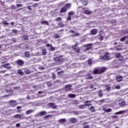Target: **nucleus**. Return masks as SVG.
<instances>
[{"label": "nucleus", "instance_id": "obj_1", "mask_svg": "<svg viewBox=\"0 0 128 128\" xmlns=\"http://www.w3.org/2000/svg\"><path fill=\"white\" fill-rule=\"evenodd\" d=\"M112 54H110L108 52H106L104 56H100V58L101 60H110L112 58Z\"/></svg>", "mask_w": 128, "mask_h": 128}, {"label": "nucleus", "instance_id": "obj_2", "mask_svg": "<svg viewBox=\"0 0 128 128\" xmlns=\"http://www.w3.org/2000/svg\"><path fill=\"white\" fill-rule=\"evenodd\" d=\"M104 72V68L102 69V70L101 72H100V70L98 69H95L94 70V74H102V72Z\"/></svg>", "mask_w": 128, "mask_h": 128}, {"label": "nucleus", "instance_id": "obj_3", "mask_svg": "<svg viewBox=\"0 0 128 128\" xmlns=\"http://www.w3.org/2000/svg\"><path fill=\"white\" fill-rule=\"evenodd\" d=\"M47 106L49 108H56V105L54 103H49L47 104Z\"/></svg>", "mask_w": 128, "mask_h": 128}, {"label": "nucleus", "instance_id": "obj_4", "mask_svg": "<svg viewBox=\"0 0 128 128\" xmlns=\"http://www.w3.org/2000/svg\"><path fill=\"white\" fill-rule=\"evenodd\" d=\"M9 104H10L11 106H16V102L14 100L10 101Z\"/></svg>", "mask_w": 128, "mask_h": 128}, {"label": "nucleus", "instance_id": "obj_5", "mask_svg": "<svg viewBox=\"0 0 128 128\" xmlns=\"http://www.w3.org/2000/svg\"><path fill=\"white\" fill-rule=\"evenodd\" d=\"M77 46H78L77 44H75V46H72V48H74V50L76 52H80V48H76Z\"/></svg>", "mask_w": 128, "mask_h": 128}, {"label": "nucleus", "instance_id": "obj_6", "mask_svg": "<svg viewBox=\"0 0 128 128\" xmlns=\"http://www.w3.org/2000/svg\"><path fill=\"white\" fill-rule=\"evenodd\" d=\"M2 66H3V68H8V70H10V68H11L10 66V64H6L2 65Z\"/></svg>", "mask_w": 128, "mask_h": 128}, {"label": "nucleus", "instance_id": "obj_7", "mask_svg": "<svg viewBox=\"0 0 128 128\" xmlns=\"http://www.w3.org/2000/svg\"><path fill=\"white\" fill-rule=\"evenodd\" d=\"M90 32L94 36V34H98V30L96 29L92 30Z\"/></svg>", "mask_w": 128, "mask_h": 128}, {"label": "nucleus", "instance_id": "obj_8", "mask_svg": "<svg viewBox=\"0 0 128 128\" xmlns=\"http://www.w3.org/2000/svg\"><path fill=\"white\" fill-rule=\"evenodd\" d=\"M119 104L122 106L126 104V102L124 100H119Z\"/></svg>", "mask_w": 128, "mask_h": 128}, {"label": "nucleus", "instance_id": "obj_9", "mask_svg": "<svg viewBox=\"0 0 128 128\" xmlns=\"http://www.w3.org/2000/svg\"><path fill=\"white\" fill-rule=\"evenodd\" d=\"M92 44H87L86 46V50H90V48H92Z\"/></svg>", "mask_w": 128, "mask_h": 128}, {"label": "nucleus", "instance_id": "obj_10", "mask_svg": "<svg viewBox=\"0 0 128 128\" xmlns=\"http://www.w3.org/2000/svg\"><path fill=\"white\" fill-rule=\"evenodd\" d=\"M16 64H18V66H22L24 64V61L21 60H17Z\"/></svg>", "mask_w": 128, "mask_h": 128}, {"label": "nucleus", "instance_id": "obj_11", "mask_svg": "<svg viewBox=\"0 0 128 128\" xmlns=\"http://www.w3.org/2000/svg\"><path fill=\"white\" fill-rule=\"evenodd\" d=\"M62 58L60 56H58L54 58V60H55V62H62Z\"/></svg>", "mask_w": 128, "mask_h": 128}, {"label": "nucleus", "instance_id": "obj_12", "mask_svg": "<svg viewBox=\"0 0 128 128\" xmlns=\"http://www.w3.org/2000/svg\"><path fill=\"white\" fill-rule=\"evenodd\" d=\"M14 118H24V115L22 114H16L14 115Z\"/></svg>", "mask_w": 128, "mask_h": 128}, {"label": "nucleus", "instance_id": "obj_13", "mask_svg": "<svg viewBox=\"0 0 128 128\" xmlns=\"http://www.w3.org/2000/svg\"><path fill=\"white\" fill-rule=\"evenodd\" d=\"M70 122H72L73 124H76V122H78V120L76 118H71L70 119Z\"/></svg>", "mask_w": 128, "mask_h": 128}, {"label": "nucleus", "instance_id": "obj_14", "mask_svg": "<svg viewBox=\"0 0 128 128\" xmlns=\"http://www.w3.org/2000/svg\"><path fill=\"white\" fill-rule=\"evenodd\" d=\"M88 102H92L91 101H88V100L85 101L84 102V103L85 104H84V105H85V106H92V104H88Z\"/></svg>", "mask_w": 128, "mask_h": 128}, {"label": "nucleus", "instance_id": "obj_15", "mask_svg": "<svg viewBox=\"0 0 128 128\" xmlns=\"http://www.w3.org/2000/svg\"><path fill=\"white\" fill-rule=\"evenodd\" d=\"M116 80L117 82H122V76H118L116 77Z\"/></svg>", "mask_w": 128, "mask_h": 128}, {"label": "nucleus", "instance_id": "obj_16", "mask_svg": "<svg viewBox=\"0 0 128 128\" xmlns=\"http://www.w3.org/2000/svg\"><path fill=\"white\" fill-rule=\"evenodd\" d=\"M103 94H102V90H99V92H98V96H100V98H102Z\"/></svg>", "mask_w": 128, "mask_h": 128}, {"label": "nucleus", "instance_id": "obj_17", "mask_svg": "<svg viewBox=\"0 0 128 128\" xmlns=\"http://www.w3.org/2000/svg\"><path fill=\"white\" fill-rule=\"evenodd\" d=\"M38 114L40 116H46V111H42L40 112Z\"/></svg>", "mask_w": 128, "mask_h": 128}, {"label": "nucleus", "instance_id": "obj_18", "mask_svg": "<svg viewBox=\"0 0 128 128\" xmlns=\"http://www.w3.org/2000/svg\"><path fill=\"white\" fill-rule=\"evenodd\" d=\"M71 88H72V85L68 84L66 86L65 90H70Z\"/></svg>", "mask_w": 128, "mask_h": 128}, {"label": "nucleus", "instance_id": "obj_19", "mask_svg": "<svg viewBox=\"0 0 128 128\" xmlns=\"http://www.w3.org/2000/svg\"><path fill=\"white\" fill-rule=\"evenodd\" d=\"M46 46L48 48H50V50H52V51L54 50V48L52 47V45L50 44H46Z\"/></svg>", "mask_w": 128, "mask_h": 128}, {"label": "nucleus", "instance_id": "obj_20", "mask_svg": "<svg viewBox=\"0 0 128 128\" xmlns=\"http://www.w3.org/2000/svg\"><path fill=\"white\" fill-rule=\"evenodd\" d=\"M71 6H72V4L70 3L66 4L65 5V8H66V10H68V8H70Z\"/></svg>", "mask_w": 128, "mask_h": 128}, {"label": "nucleus", "instance_id": "obj_21", "mask_svg": "<svg viewBox=\"0 0 128 128\" xmlns=\"http://www.w3.org/2000/svg\"><path fill=\"white\" fill-rule=\"evenodd\" d=\"M32 112H34V110H29L26 112V114H32Z\"/></svg>", "mask_w": 128, "mask_h": 128}, {"label": "nucleus", "instance_id": "obj_22", "mask_svg": "<svg viewBox=\"0 0 128 128\" xmlns=\"http://www.w3.org/2000/svg\"><path fill=\"white\" fill-rule=\"evenodd\" d=\"M60 12L62 13L66 12V7H62V8H61Z\"/></svg>", "mask_w": 128, "mask_h": 128}, {"label": "nucleus", "instance_id": "obj_23", "mask_svg": "<svg viewBox=\"0 0 128 128\" xmlns=\"http://www.w3.org/2000/svg\"><path fill=\"white\" fill-rule=\"evenodd\" d=\"M124 112H126V110H121L118 112H116L114 113V114H124Z\"/></svg>", "mask_w": 128, "mask_h": 128}, {"label": "nucleus", "instance_id": "obj_24", "mask_svg": "<svg viewBox=\"0 0 128 128\" xmlns=\"http://www.w3.org/2000/svg\"><path fill=\"white\" fill-rule=\"evenodd\" d=\"M82 2L84 6H86V4H88V3L86 0H82Z\"/></svg>", "mask_w": 128, "mask_h": 128}, {"label": "nucleus", "instance_id": "obj_25", "mask_svg": "<svg viewBox=\"0 0 128 128\" xmlns=\"http://www.w3.org/2000/svg\"><path fill=\"white\" fill-rule=\"evenodd\" d=\"M41 24H46V26H48V21H42Z\"/></svg>", "mask_w": 128, "mask_h": 128}, {"label": "nucleus", "instance_id": "obj_26", "mask_svg": "<svg viewBox=\"0 0 128 128\" xmlns=\"http://www.w3.org/2000/svg\"><path fill=\"white\" fill-rule=\"evenodd\" d=\"M24 54L26 58H28L30 56V52H25Z\"/></svg>", "mask_w": 128, "mask_h": 128}, {"label": "nucleus", "instance_id": "obj_27", "mask_svg": "<svg viewBox=\"0 0 128 128\" xmlns=\"http://www.w3.org/2000/svg\"><path fill=\"white\" fill-rule=\"evenodd\" d=\"M78 108H80V110H84V108H86V106H85V105H84V104H83V105H80V106H78Z\"/></svg>", "mask_w": 128, "mask_h": 128}, {"label": "nucleus", "instance_id": "obj_28", "mask_svg": "<svg viewBox=\"0 0 128 128\" xmlns=\"http://www.w3.org/2000/svg\"><path fill=\"white\" fill-rule=\"evenodd\" d=\"M104 111L106 112H112V109H110V108H107V109L104 108Z\"/></svg>", "mask_w": 128, "mask_h": 128}, {"label": "nucleus", "instance_id": "obj_29", "mask_svg": "<svg viewBox=\"0 0 128 128\" xmlns=\"http://www.w3.org/2000/svg\"><path fill=\"white\" fill-rule=\"evenodd\" d=\"M18 74H20V76L24 75V72H22V71L21 70H18Z\"/></svg>", "mask_w": 128, "mask_h": 128}, {"label": "nucleus", "instance_id": "obj_30", "mask_svg": "<svg viewBox=\"0 0 128 128\" xmlns=\"http://www.w3.org/2000/svg\"><path fill=\"white\" fill-rule=\"evenodd\" d=\"M106 90H110V85H106Z\"/></svg>", "mask_w": 128, "mask_h": 128}, {"label": "nucleus", "instance_id": "obj_31", "mask_svg": "<svg viewBox=\"0 0 128 128\" xmlns=\"http://www.w3.org/2000/svg\"><path fill=\"white\" fill-rule=\"evenodd\" d=\"M89 110L91 112H96V110H94V107L92 106L89 108Z\"/></svg>", "mask_w": 128, "mask_h": 128}, {"label": "nucleus", "instance_id": "obj_32", "mask_svg": "<svg viewBox=\"0 0 128 128\" xmlns=\"http://www.w3.org/2000/svg\"><path fill=\"white\" fill-rule=\"evenodd\" d=\"M42 54L43 56H46V49H44L42 51Z\"/></svg>", "mask_w": 128, "mask_h": 128}, {"label": "nucleus", "instance_id": "obj_33", "mask_svg": "<svg viewBox=\"0 0 128 128\" xmlns=\"http://www.w3.org/2000/svg\"><path fill=\"white\" fill-rule=\"evenodd\" d=\"M68 16H74V12H70L68 13Z\"/></svg>", "mask_w": 128, "mask_h": 128}, {"label": "nucleus", "instance_id": "obj_34", "mask_svg": "<svg viewBox=\"0 0 128 128\" xmlns=\"http://www.w3.org/2000/svg\"><path fill=\"white\" fill-rule=\"evenodd\" d=\"M127 37L128 36H124V37L120 39V42H124V40H126Z\"/></svg>", "mask_w": 128, "mask_h": 128}, {"label": "nucleus", "instance_id": "obj_35", "mask_svg": "<svg viewBox=\"0 0 128 128\" xmlns=\"http://www.w3.org/2000/svg\"><path fill=\"white\" fill-rule=\"evenodd\" d=\"M24 72L26 74H30V70L28 69L25 70Z\"/></svg>", "mask_w": 128, "mask_h": 128}, {"label": "nucleus", "instance_id": "obj_36", "mask_svg": "<svg viewBox=\"0 0 128 128\" xmlns=\"http://www.w3.org/2000/svg\"><path fill=\"white\" fill-rule=\"evenodd\" d=\"M68 96L70 98H76V94H68Z\"/></svg>", "mask_w": 128, "mask_h": 128}, {"label": "nucleus", "instance_id": "obj_37", "mask_svg": "<svg viewBox=\"0 0 128 128\" xmlns=\"http://www.w3.org/2000/svg\"><path fill=\"white\" fill-rule=\"evenodd\" d=\"M84 14H90V12L88 10H86L84 12Z\"/></svg>", "mask_w": 128, "mask_h": 128}, {"label": "nucleus", "instance_id": "obj_38", "mask_svg": "<svg viewBox=\"0 0 128 128\" xmlns=\"http://www.w3.org/2000/svg\"><path fill=\"white\" fill-rule=\"evenodd\" d=\"M23 38L25 40H28V36L25 35L23 36Z\"/></svg>", "mask_w": 128, "mask_h": 128}, {"label": "nucleus", "instance_id": "obj_39", "mask_svg": "<svg viewBox=\"0 0 128 128\" xmlns=\"http://www.w3.org/2000/svg\"><path fill=\"white\" fill-rule=\"evenodd\" d=\"M116 50H122V48H120V46L116 47L115 48Z\"/></svg>", "mask_w": 128, "mask_h": 128}, {"label": "nucleus", "instance_id": "obj_40", "mask_svg": "<svg viewBox=\"0 0 128 128\" xmlns=\"http://www.w3.org/2000/svg\"><path fill=\"white\" fill-rule=\"evenodd\" d=\"M60 122H66V118L60 119L59 120Z\"/></svg>", "mask_w": 128, "mask_h": 128}, {"label": "nucleus", "instance_id": "obj_41", "mask_svg": "<svg viewBox=\"0 0 128 128\" xmlns=\"http://www.w3.org/2000/svg\"><path fill=\"white\" fill-rule=\"evenodd\" d=\"M86 78H90V80H92V76H90V74H88V75H87Z\"/></svg>", "mask_w": 128, "mask_h": 128}, {"label": "nucleus", "instance_id": "obj_42", "mask_svg": "<svg viewBox=\"0 0 128 128\" xmlns=\"http://www.w3.org/2000/svg\"><path fill=\"white\" fill-rule=\"evenodd\" d=\"M72 104H78V101L76 100L72 102Z\"/></svg>", "mask_w": 128, "mask_h": 128}, {"label": "nucleus", "instance_id": "obj_43", "mask_svg": "<svg viewBox=\"0 0 128 128\" xmlns=\"http://www.w3.org/2000/svg\"><path fill=\"white\" fill-rule=\"evenodd\" d=\"M54 37L56 38H60V36L58 34H55L54 35Z\"/></svg>", "mask_w": 128, "mask_h": 128}, {"label": "nucleus", "instance_id": "obj_44", "mask_svg": "<svg viewBox=\"0 0 128 128\" xmlns=\"http://www.w3.org/2000/svg\"><path fill=\"white\" fill-rule=\"evenodd\" d=\"M106 101V100L103 99L99 100V102H101V104H104V102Z\"/></svg>", "mask_w": 128, "mask_h": 128}, {"label": "nucleus", "instance_id": "obj_45", "mask_svg": "<svg viewBox=\"0 0 128 128\" xmlns=\"http://www.w3.org/2000/svg\"><path fill=\"white\" fill-rule=\"evenodd\" d=\"M120 54L118 53L116 54V58H120Z\"/></svg>", "mask_w": 128, "mask_h": 128}, {"label": "nucleus", "instance_id": "obj_46", "mask_svg": "<svg viewBox=\"0 0 128 128\" xmlns=\"http://www.w3.org/2000/svg\"><path fill=\"white\" fill-rule=\"evenodd\" d=\"M6 92H12V88H10L9 90H6Z\"/></svg>", "mask_w": 128, "mask_h": 128}, {"label": "nucleus", "instance_id": "obj_47", "mask_svg": "<svg viewBox=\"0 0 128 128\" xmlns=\"http://www.w3.org/2000/svg\"><path fill=\"white\" fill-rule=\"evenodd\" d=\"M92 60L89 59L88 60V64H90V65L92 64Z\"/></svg>", "mask_w": 128, "mask_h": 128}, {"label": "nucleus", "instance_id": "obj_48", "mask_svg": "<svg viewBox=\"0 0 128 128\" xmlns=\"http://www.w3.org/2000/svg\"><path fill=\"white\" fill-rule=\"evenodd\" d=\"M60 20H62V18H60V17H58L56 18V22H60Z\"/></svg>", "mask_w": 128, "mask_h": 128}, {"label": "nucleus", "instance_id": "obj_49", "mask_svg": "<svg viewBox=\"0 0 128 128\" xmlns=\"http://www.w3.org/2000/svg\"><path fill=\"white\" fill-rule=\"evenodd\" d=\"M72 20V16H69L67 18V20Z\"/></svg>", "mask_w": 128, "mask_h": 128}, {"label": "nucleus", "instance_id": "obj_50", "mask_svg": "<svg viewBox=\"0 0 128 128\" xmlns=\"http://www.w3.org/2000/svg\"><path fill=\"white\" fill-rule=\"evenodd\" d=\"M3 24H6V25H8L9 24L8 22H6V21H4Z\"/></svg>", "mask_w": 128, "mask_h": 128}, {"label": "nucleus", "instance_id": "obj_51", "mask_svg": "<svg viewBox=\"0 0 128 128\" xmlns=\"http://www.w3.org/2000/svg\"><path fill=\"white\" fill-rule=\"evenodd\" d=\"M16 6H17V8H20V7L22 6V4H18L16 5Z\"/></svg>", "mask_w": 128, "mask_h": 128}, {"label": "nucleus", "instance_id": "obj_52", "mask_svg": "<svg viewBox=\"0 0 128 128\" xmlns=\"http://www.w3.org/2000/svg\"><path fill=\"white\" fill-rule=\"evenodd\" d=\"M115 88H116V90H120V86H116Z\"/></svg>", "mask_w": 128, "mask_h": 128}, {"label": "nucleus", "instance_id": "obj_53", "mask_svg": "<svg viewBox=\"0 0 128 128\" xmlns=\"http://www.w3.org/2000/svg\"><path fill=\"white\" fill-rule=\"evenodd\" d=\"M80 36V33H76L74 35V36Z\"/></svg>", "mask_w": 128, "mask_h": 128}, {"label": "nucleus", "instance_id": "obj_54", "mask_svg": "<svg viewBox=\"0 0 128 128\" xmlns=\"http://www.w3.org/2000/svg\"><path fill=\"white\" fill-rule=\"evenodd\" d=\"M50 116H52V115H47L46 116H44L45 118H50Z\"/></svg>", "mask_w": 128, "mask_h": 128}, {"label": "nucleus", "instance_id": "obj_55", "mask_svg": "<svg viewBox=\"0 0 128 128\" xmlns=\"http://www.w3.org/2000/svg\"><path fill=\"white\" fill-rule=\"evenodd\" d=\"M12 42H16V39H14V38H12L11 40Z\"/></svg>", "mask_w": 128, "mask_h": 128}, {"label": "nucleus", "instance_id": "obj_56", "mask_svg": "<svg viewBox=\"0 0 128 128\" xmlns=\"http://www.w3.org/2000/svg\"><path fill=\"white\" fill-rule=\"evenodd\" d=\"M6 72V70H2V71L0 70V74H4V72Z\"/></svg>", "mask_w": 128, "mask_h": 128}, {"label": "nucleus", "instance_id": "obj_57", "mask_svg": "<svg viewBox=\"0 0 128 128\" xmlns=\"http://www.w3.org/2000/svg\"><path fill=\"white\" fill-rule=\"evenodd\" d=\"M99 40L100 41L102 40H104V36H100V38H99Z\"/></svg>", "mask_w": 128, "mask_h": 128}, {"label": "nucleus", "instance_id": "obj_58", "mask_svg": "<svg viewBox=\"0 0 128 128\" xmlns=\"http://www.w3.org/2000/svg\"><path fill=\"white\" fill-rule=\"evenodd\" d=\"M52 78L53 80H56V75L54 74H52Z\"/></svg>", "mask_w": 128, "mask_h": 128}, {"label": "nucleus", "instance_id": "obj_59", "mask_svg": "<svg viewBox=\"0 0 128 128\" xmlns=\"http://www.w3.org/2000/svg\"><path fill=\"white\" fill-rule=\"evenodd\" d=\"M27 8L29 10H32V6H28Z\"/></svg>", "mask_w": 128, "mask_h": 128}, {"label": "nucleus", "instance_id": "obj_60", "mask_svg": "<svg viewBox=\"0 0 128 128\" xmlns=\"http://www.w3.org/2000/svg\"><path fill=\"white\" fill-rule=\"evenodd\" d=\"M74 114H78V111H74Z\"/></svg>", "mask_w": 128, "mask_h": 128}, {"label": "nucleus", "instance_id": "obj_61", "mask_svg": "<svg viewBox=\"0 0 128 128\" xmlns=\"http://www.w3.org/2000/svg\"><path fill=\"white\" fill-rule=\"evenodd\" d=\"M125 43L127 44H128V38L127 37V38H126V41L125 42Z\"/></svg>", "mask_w": 128, "mask_h": 128}, {"label": "nucleus", "instance_id": "obj_62", "mask_svg": "<svg viewBox=\"0 0 128 128\" xmlns=\"http://www.w3.org/2000/svg\"><path fill=\"white\" fill-rule=\"evenodd\" d=\"M20 108H22V106H17V110H20Z\"/></svg>", "mask_w": 128, "mask_h": 128}, {"label": "nucleus", "instance_id": "obj_63", "mask_svg": "<svg viewBox=\"0 0 128 128\" xmlns=\"http://www.w3.org/2000/svg\"><path fill=\"white\" fill-rule=\"evenodd\" d=\"M59 26H62H62H64V25L62 24V23H60Z\"/></svg>", "mask_w": 128, "mask_h": 128}, {"label": "nucleus", "instance_id": "obj_64", "mask_svg": "<svg viewBox=\"0 0 128 128\" xmlns=\"http://www.w3.org/2000/svg\"><path fill=\"white\" fill-rule=\"evenodd\" d=\"M84 128H90V126L88 125H87L86 126H84Z\"/></svg>", "mask_w": 128, "mask_h": 128}]
</instances>
